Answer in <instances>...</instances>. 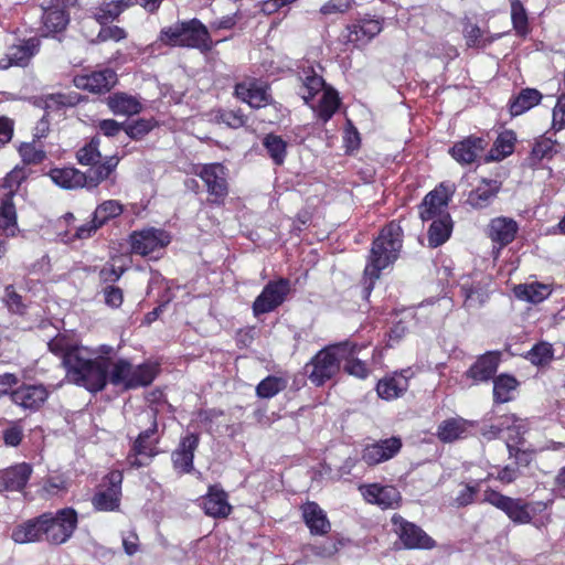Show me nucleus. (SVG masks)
<instances>
[{"label":"nucleus","mask_w":565,"mask_h":565,"mask_svg":"<svg viewBox=\"0 0 565 565\" xmlns=\"http://www.w3.org/2000/svg\"><path fill=\"white\" fill-rule=\"evenodd\" d=\"M471 424L462 418L444 420L438 427V437L445 443H451L466 436Z\"/></svg>","instance_id":"nucleus-39"},{"label":"nucleus","mask_w":565,"mask_h":565,"mask_svg":"<svg viewBox=\"0 0 565 565\" xmlns=\"http://www.w3.org/2000/svg\"><path fill=\"white\" fill-rule=\"evenodd\" d=\"M201 507L212 518H226L232 511L226 492L218 486L209 487L207 493L201 498Z\"/></svg>","instance_id":"nucleus-24"},{"label":"nucleus","mask_w":565,"mask_h":565,"mask_svg":"<svg viewBox=\"0 0 565 565\" xmlns=\"http://www.w3.org/2000/svg\"><path fill=\"white\" fill-rule=\"evenodd\" d=\"M156 434L139 433L134 441L131 450L127 457V462L132 468L148 466L158 455L157 445L159 437Z\"/></svg>","instance_id":"nucleus-16"},{"label":"nucleus","mask_w":565,"mask_h":565,"mask_svg":"<svg viewBox=\"0 0 565 565\" xmlns=\"http://www.w3.org/2000/svg\"><path fill=\"white\" fill-rule=\"evenodd\" d=\"M356 351L358 347L355 344L348 343L347 356L342 358V360L345 361L344 370L350 375H354L359 379H365L369 375V370L364 362L355 358Z\"/></svg>","instance_id":"nucleus-47"},{"label":"nucleus","mask_w":565,"mask_h":565,"mask_svg":"<svg viewBox=\"0 0 565 565\" xmlns=\"http://www.w3.org/2000/svg\"><path fill=\"white\" fill-rule=\"evenodd\" d=\"M46 519L43 518V514L36 519L29 520L23 524L17 526L11 537L15 543L24 544L36 542L44 536V523Z\"/></svg>","instance_id":"nucleus-35"},{"label":"nucleus","mask_w":565,"mask_h":565,"mask_svg":"<svg viewBox=\"0 0 565 565\" xmlns=\"http://www.w3.org/2000/svg\"><path fill=\"white\" fill-rule=\"evenodd\" d=\"M32 468L28 463H20L6 469L0 473V491H20L28 483Z\"/></svg>","instance_id":"nucleus-31"},{"label":"nucleus","mask_w":565,"mask_h":565,"mask_svg":"<svg viewBox=\"0 0 565 565\" xmlns=\"http://www.w3.org/2000/svg\"><path fill=\"white\" fill-rule=\"evenodd\" d=\"M18 231L17 211L11 198H6L0 204V234L14 236Z\"/></svg>","instance_id":"nucleus-41"},{"label":"nucleus","mask_w":565,"mask_h":565,"mask_svg":"<svg viewBox=\"0 0 565 565\" xmlns=\"http://www.w3.org/2000/svg\"><path fill=\"white\" fill-rule=\"evenodd\" d=\"M449 195V191L444 185L430 191L419 207L420 218L423 221H434L441 218L443 215H449L446 211Z\"/></svg>","instance_id":"nucleus-19"},{"label":"nucleus","mask_w":565,"mask_h":565,"mask_svg":"<svg viewBox=\"0 0 565 565\" xmlns=\"http://www.w3.org/2000/svg\"><path fill=\"white\" fill-rule=\"evenodd\" d=\"M552 127L559 131L565 128V94H562L553 109Z\"/></svg>","instance_id":"nucleus-59"},{"label":"nucleus","mask_w":565,"mask_h":565,"mask_svg":"<svg viewBox=\"0 0 565 565\" xmlns=\"http://www.w3.org/2000/svg\"><path fill=\"white\" fill-rule=\"evenodd\" d=\"M351 6L352 0H329L321 7L320 12L323 15L344 13L351 9Z\"/></svg>","instance_id":"nucleus-60"},{"label":"nucleus","mask_w":565,"mask_h":565,"mask_svg":"<svg viewBox=\"0 0 565 565\" xmlns=\"http://www.w3.org/2000/svg\"><path fill=\"white\" fill-rule=\"evenodd\" d=\"M10 397L12 403L22 409L35 412L47 399L49 391L42 384H25L13 390Z\"/></svg>","instance_id":"nucleus-17"},{"label":"nucleus","mask_w":565,"mask_h":565,"mask_svg":"<svg viewBox=\"0 0 565 565\" xmlns=\"http://www.w3.org/2000/svg\"><path fill=\"white\" fill-rule=\"evenodd\" d=\"M194 173L205 183L214 202L221 203L227 195L226 169L221 163L198 166Z\"/></svg>","instance_id":"nucleus-14"},{"label":"nucleus","mask_w":565,"mask_h":565,"mask_svg":"<svg viewBox=\"0 0 565 565\" xmlns=\"http://www.w3.org/2000/svg\"><path fill=\"white\" fill-rule=\"evenodd\" d=\"M484 502L504 512L514 524H529L533 518L547 508L544 502H527L521 498H511L494 490L484 492Z\"/></svg>","instance_id":"nucleus-7"},{"label":"nucleus","mask_w":565,"mask_h":565,"mask_svg":"<svg viewBox=\"0 0 565 565\" xmlns=\"http://www.w3.org/2000/svg\"><path fill=\"white\" fill-rule=\"evenodd\" d=\"M412 375L413 373L407 369L383 377L376 386L377 395L386 401L398 398L407 391Z\"/></svg>","instance_id":"nucleus-22"},{"label":"nucleus","mask_w":565,"mask_h":565,"mask_svg":"<svg viewBox=\"0 0 565 565\" xmlns=\"http://www.w3.org/2000/svg\"><path fill=\"white\" fill-rule=\"evenodd\" d=\"M130 7L128 0H113L105 2L94 12V18L100 24H106L115 20L126 8Z\"/></svg>","instance_id":"nucleus-43"},{"label":"nucleus","mask_w":565,"mask_h":565,"mask_svg":"<svg viewBox=\"0 0 565 565\" xmlns=\"http://www.w3.org/2000/svg\"><path fill=\"white\" fill-rule=\"evenodd\" d=\"M466 43L470 47H479L486 44L482 38V31L478 25L467 24L463 30Z\"/></svg>","instance_id":"nucleus-58"},{"label":"nucleus","mask_w":565,"mask_h":565,"mask_svg":"<svg viewBox=\"0 0 565 565\" xmlns=\"http://www.w3.org/2000/svg\"><path fill=\"white\" fill-rule=\"evenodd\" d=\"M348 342L321 350L311 361L312 370L309 380L316 385H322L334 376L340 369V361L345 358Z\"/></svg>","instance_id":"nucleus-8"},{"label":"nucleus","mask_w":565,"mask_h":565,"mask_svg":"<svg viewBox=\"0 0 565 565\" xmlns=\"http://www.w3.org/2000/svg\"><path fill=\"white\" fill-rule=\"evenodd\" d=\"M486 145L487 143L482 138L469 137L457 142L450 149V153L457 162L461 164H469L481 156Z\"/></svg>","instance_id":"nucleus-30"},{"label":"nucleus","mask_w":565,"mask_h":565,"mask_svg":"<svg viewBox=\"0 0 565 565\" xmlns=\"http://www.w3.org/2000/svg\"><path fill=\"white\" fill-rule=\"evenodd\" d=\"M403 232L401 226L391 222L387 224L373 241L367 264L364 269L366 290L373 287L381 271L392 265L399 256L403 246Z\"/></svg>","instance_id":"nucleus-2"},{"label":"nucleus","mask_w":565,"mask_h":565,"mask_svg":"<svg viewBox=\"0 0 565 565\" xmlns=\"http://www.w3.org/2000/svg\"><path fill=\"white\" fill-rule=\"evenodd\" d=\"M302 518L311 534L323 535L330 530V522L326 512L316 503L307 502L302 505Z\"/></svg>","instance_id":"nucleus-32"},{"label":"nucleus","mask_w":565,"mask_h":565,"mask_svg":"<svg viewBox=\"0 0 565 565\" xmlns=\"http://www.w3.org/2000/svg\"><path fill=\"white\" fill-rule=\"evenodd\" d=\"M553 358L552 345L547 342H541L532 348L527 353V359L536 365H544Z\"/></svg>","instance_id":"nucleus-52"},{"label":"nucleus","mask_w":565,"mask_h":565,"mask_svg":"<svg viewBox=\"0 0 565 565\" xmlns=\"http://www.w3.org/2000/svg\"><path fill=\"white\" fill-rule=\"evenodd\" d=\"M287 381L279 376H267L256 387V394L260 398H271L285 390Z\"/></svg>","instance_id":"nucleus-49"},{"label":"nucleus","mask_w":565,"mask_h":565,"mask_svg":"<svg viewBox=\"0 0 565 565\" xmlns=\"http://www.w3.org/2000/svg\"><path fill=\"white\" fill-rule=\"evenodd\" d=\"M235 95L253 108L273 106L276 110L280 109V105L274 103L268 85L256 78H246L237 83Z\"/></svg>","instance_id":"nucleus-11"},{"label":"nucleus","mask_w":565,"mask_h":565,"mask_svg":"<svg viewBox=\"0 0 565 565\" xmlns=\"http://www.w3.org/2000/svg\"><path fill=\"white\" fill-rule=\"evenodd\" d=\"M78 102L77 96L65 95V94H51L44 99L46 109H58L62 107L74 106Z\"/></svg>","instance_id":"nucleus-56"},{"label":"nucleus","mask_w":565,"mask_h":565,"mask_svg":"<svg viewBox=\"0 0 565 565\" xmlns=\"http://www.w3.org/2000/svg\"><path fill=\"white\" fill-rule=\"evenodd\" d=\"M499 362V352H487L470 366L466 375L475 383L489 381L495 373Z\"/></svg>","instance_id":"nucleus-29"},{"label":"nucleus","mask_w":565,"mask_h":565,"mask_svg":"<svg viewBox=\"0 0 565 565\" xmlns=\"http://www.w3.org/2000/svg\"><path fill=\"white\" fill-rule=\"evenodd\" d=\"M49 350L62 358L66 379L89 392H99L107 384V356L113 347L100 344L96 348L74 344L64 335H56L49 343Z\"/></svg>","instance_id":"nucleus-1"},{"label":"nucleus","mask_w":565,"mask_h":565,"mask_svg":"<svg viewBox=\"0 0 565 565\" xmlns=\"http://www.w3.org/2000/svg\"><path fill=\"white\" fill-rule=\"evenodd\" d=\"M513 292L514 296L520 300H524L531 303H539L551 295L552 289L550 285L531 281L516 285L513 288Z\"/></svg>","instance_id":"nucleus-37"},{"label":"nucleus","mask_w":565,"mask_h":565,"mask_svg":"<svg viewBox=\"0 0 565 565\" xmlns=\"http://www.w3.org/2000/svg\"><path fill=\"white\" fill-rule=\"evenodd\" d=\"M518 382L513 376L502 374L493 382V396L499 403L509 402L512 393L516 388Z\"/></svg>","instance_id":"nucleus-44"},{"label":"nucleus","mask_w":565,"mask_h":565,"mask_svg":"<svg viewBox=\"0 0 565 565\" xmlns=\"http://www.w3.org/2000/svg\"><path fill=\"white\" fill-rule=\"evenodd\" d=\"M119 162L117 157H109L102 164L82 172L75 168L53 169L50 172L52 181L63 189L96 188L106 180Z\"/></svg>","instance_id":"nucleus-5"},{"label":"nucleus","mask_w":565,"mask_h":565,"mask_svg":"<svg viewBox=\"0 0 565 565\" xmlns=\"http://www.w3.org/2000/svg\"><path fill=\"white\" fill-rule=\"evenodd\" d=\"M451 230L450 215H443L441 218L434 220L428 231L429 246L438 247L443 245L450 237Z\"/></svg>","instance_id":"nucleus-40"},{"label":"nucleus","mask_w":565,"mask_h":565,"mask_svg":"<svg viewBox=\"0 0 565 565\" xmlns=\"http://www.w3.org/2000/svg\"><path fill=\"white\" fill-rule=\"evenodd\" d=\"M122 475L111 471L105 478V484L94 495L93 505L99 511H114L118 509L121 495Z\"/></svg>","instance_id":"nucleus-15"},{"label":"nucleus","mask_w":565,"mask_h":565,"mask_svg":"<svg viewBox=\"0 0 565 565\" xmlns=\"http://www.w3.org/2000/svg\"><path fill=\"white\" fill-rule=\"evenodd\" d=\"M382 31V22L377 19H363L348 28L347 39L351 43L364 44Z\"/></svg>","instance_id":"nucleus-34"},{"label":"nucleus","mask_w":565,"mask_h":565,"mask_svg":"<svg viewBox=\"0 0 565 565\" xmlns=\"http://www.w3.org/2000/svg\"><path fill=\"white\" fill-rule=\"evenodd\" d=\"M154 127V122L150 119H138L125 125L124 131L131 139L138 140L149 134Z\"/></svg>","instance_id":"nucleus-51"},{"label":"nucleus","mask_w":565,"mask_h":565,"mask_svg":"<svg viewBox=\"0 0 565 565\" xmlns=\"http://www.w3.org/2000/svg\"><path fill=\"white\" fill-rule=\"evenodd\" d=\"M3 300L7 305V307L9 308V310H11L12 312H15V313L22 312V308H23L22 299H21V296L15 292L13 286L9 285L6 287Z\"/></svg>","instance_id":"nucleus-61"},{"label":"nucleus","mask_w":565,"mask_h":565,"mask_svg":"<svg viewBox=\"0 0 565 565\" xmlns=\"http://www.w3.org/2000/svg\"><path fill=\"white\" fill-rule=\"evenodd\" d=\"M508 431V447L519 445L523 435L527 430V423L525 419L516 417L514 414L504 415L501 417L498 426H491L486 430L484 436L497 437L501 431Z\"/></svg>","instance_id":"nucleus-23"},{"label":"nucleus","mask_w":565,"mask_h":565,"mask_svg":"<svg viewBox=\"0 0 565 565\" xmlns=\"http://www.w3.org/2000/svg\"><path fill=\"white\" fill-rule=\"evenodd\" d=\"M98 130L106 137H115L125 129V124L115 119H102L97 122Z\"/></svg>","instance_id":"nucleus-63"},{"label":"nucleus","mask_w":565,"mask_h":565,"mask_svg":"<svg viewBox=\"0 0 565 565\" xmlns=\"http://www.w3.org/2000/svg\"><path fill=\"white\" fill-rule=\"evenodd\" d=\"M116 82L117 75L111 70H103L74 77V85L77 88L85 89L94 94L108 92L115 86Z\"/></svg>","instance_id":"nucleus-21"},{"label":"nucleus","mask_w":565,"mask_h":565,"mask_svg":"<svg viewBox=\"0 0 565 565\" xmlns=\"http://www.w3.org/2000/svg\"><path fill=\"white\" fill-rule=\"evenodd\" d=\"M100 159L99 138L94 137L88 143L77 151V160L81 164L98 167Z\"/></svg>","instance_id":"nucleus-50"},{"label":"nucleus","mask_w":565,"mask_h":565,"mask_svg":"<svg viewBox=\"0 0 565 565\" xmlns=\"http://www.w3.org/2000/svg\"><path fill=\"white\" fill-rule=\"evenodd\" d=\"M515 135L513 131L507 130L499 135L493 148L490 151V158L501 160L513 152Z\"/></svg>","instance_id":"nucleus-46"},{"label":"nucleus","mask_w":565,"mask_h":565,"mask_svg":"<svg viewBox=\"0 0 565 565\" xmlns=\"http://www.w3.org/2000/svg\"><path fill=\"white\" fill-rule=\"evenodd\" d=\"M158 42L166 46H181L209 52L214 43L207 28L198 19L179 21L161 29Z\"/></svg>","instance_id":"nucleus-3"},{"label":"nucleus","mask_w":565,"mask_h":565,"mask_svg":"<svg viewBox=\"0 0 565 565\" xmlns=\"http://www.w3.org/2000/svg\"><path fill=\"white\" fill-rule=\"evenodd\" d=\"M106 104L116 116L130 117L141 111L142 106L139 99L126 93H114L108 96Z\"/></svg>","instance_id":"nucleus-33"},{"label":"nucleus","mask_w":565,"mask_h":565,"mask_svg":"<svg viewBox=\"0 0 565 565\" xmlns=\"http://www.w3.org/2000/svg\"><path fill=\"white\" fill-rule=\"evenodd\" d=\"M124 211L122 204L117 200H107L100 203L94 211L93 216L102 226L109 220L119 216Z\"/></svg>","instance_id":"nucleus-48"},{"label":"nucleus","mask_w":565,"mask_h":565,"mask_svg":"<svg viewBox=\"0 0 565 565\" xmlns=\"http://www.w3.org/2000/svg\"><path fill=\"white\" fill-rule=\"evenodd\" d=\"M555 142L550 138H541L532 149V164L539 163L541 160L551 157L554 152Z\"/></svg>","instance_id":"nucleus-54"},{"label":"nucleus","mask_w":565,"mask_h":565,"mask_svg":"<svg viewBox=\"0 0 565 565\" xmlns=\"http://www.w3.org/2000/svg\"><path fill=\"white\" fill-rule=\"evenodd\" d=\"M360 489L369 503L377 504L382 509H396L401 504L402 495L395 487L372 483Z\"/></svg>","instance_id":"nucleus-18"},{"label":"nucleus","mask_w":565,"mask_h":565,"mask_svg":"<svg viewBox=\"0 0 565 565\" xmlns=\"http://www.w3.org/2000/svg\"><path fill=\"white\" fill-rule=\"evenodd\" d=\"M127 36V33L124 29L113 25V26H103L97 35V39L102 42L113 40L120 41Z\"/></svg>","instance_id":"nucleus-64"},{"label":"nucleus","mask_w":565,"mask_h":565,"mask_svg":"<svg viewBox=\"0 0 565 565\" xmlns=\"http://www.w3.org/2000/svg\"><path fill=\"white\" fill-rule=\"evenodd\" d=\"M501 189V183L497 180L482 179L478 185L472 189L467 198V204L475 210L488 207Z\"/></svg>","instance_id":"nucleus-26"},{"label":"nucleus","mask_w":565,"mask_h":565,"mask_svg":"<svg viewBox=\"0 0 565 565\" xmlns=\"http://www.w3.org/2000/svg\"><path fill=\"white\" fill-rule=\"evenodd\" d=\"M220 119L223 124L231 128H239L246 124V117L241 110H226L220 115Z\"/></svg>","instance_id":"nucleus-62"},{"label":"nucleus","mask_w":565,"mask_h":565,"mask_svg":"<svg viewBox=\"0 0 565 565\" xmlns=\"http://www.w3.org/2000/svg\"><path fill=\"white\" fill-rule=\"evenodd\" d=\"M290 291V282L288 279L280 278L269 281L255 299L253 311L255 316L270 312L279 307Z\"/></svg>","instance_id":"nucleus-13"},{"label":"nucleus","mask_w":565,"mask_h":565,"mask_svg":"<svg viewBox=\"0 0 565 565\" xmlns=\"http://www.w3.org/2000/svg\"><path fill=\"white\" fill-rule=\"evenodd\" d=\"M518 223L507 216H498L490 221L488 225V236L500 247L509 245L518 233Z\"/></svg>","instance_id":"nucleus-27"},{"label":"nucleus","mask_w":565,"mask_h":565,"mask_svg":"<svg viewBox=\"0 0 565 565\" xmlns=\"http://www.w3.org/2000/svg\"><path fill=\"white\" fill-rule=\"evenodd\" d=\"M19 153L25 164H36L44 160L45 152L33 142H24L19 147Z\"/></svg>","instance_id":"nucleus-53"},{"label":"nucleus","mask_w":565,"mask_h":565,"mask_svg":"<svg viewBox=\"0 0 565 565\" xmlns=\"http://www.w3.org/2000/svg\"><path fill=\"white\" fill-rule=\"evenodd\" d=\"M170 242L169 233L154 227L135 231L129 236L131 252L140 256L159 252L168 246Z\"/></svg>","instance_id":"nucleus-10"},{"label":"nucleus","mask_w":565,"mask_h":565,"mask_svg":"<svg viewBox=\"0 0 565 565\" xmlns=\"http://www.w3.org/2000/svg\"><path fill=\"white\" fill-rule=\"evenodd\" d=\"M129 430L132 428L139 433L156 434L158 429L157 411L153 407H146L129 417Z\"/></svg>","instance_id":"nucleus-38"},{"label":"nucleus","mask_w":565,"mask_h":565,"mask_svg":"<svg viewBox=\"0 0 565 565\" xmlns=\"http://www.w3.org/2000/svg\"><path fill=\"white\" fill-rule=\"evenodd\" d=\"M542 94L534 88L522 89L519 96L512 102L510 111L512 116H519L540 103Z\"/></svg>","instance_id":"nucleus-42"},{"label":"nucleus","mask_w":565,"mask_h":565,"mask_svg":"<svg viewBox=\"0 0 565 565\" xmlns=\"http://www.w3.org/2000/svg\"><path fill=\"white\" fill-rule=\"evenodd\" d=\"M39 46L36 39H29L18 45H11L3 57L0 58V70L11 66H24L35 54Z\"/></svg>","instance_id":"nucleus-25"},{"label":"nucleus","mask_w":565,"mask_h":565,"mask_svg":"<svg viewBox=\"0 0 565 565\" xmlns=\"http://www.w3.org/2000/svg\"><path fill=\"white\" fill-rule=\"evenodd\" d=\"M44 536L52 544H63L73 534L77 526V513L71 508L62 509L55 513H44Z\"/></svg>","instance_id":"nucleus-9"},{"label":"nucleus","mask_w":565,"mask_h":565,"mask_svg":"<svg viewBox=\"0 0 565 565\" xmlns=\"http://www.w3.org/2000/svg\"><path fill=\"white\" fill-rule=\"evenodd\" d=\"M114 351L107 356V382L115 386H121L125 390H131L139 386H147L154 380L158 367L153 363H143L132 365L125 359L115 362L110 361Z\"/></svg>","instance_id":"nucleus-6"},{"label":"nucleus","mask_w":565,"mask_h":565,"mask_svg":"<svg viewBox=\"0 0 565 565\" xmlns=\"http://www.w3.org/2000/svg\"><path fill=\"white\" fill-rule=\"evenodd\" d=\"M199 446V436L189 434L180 441L179 447L172 452L173 466L183 473H189L193 469L194 451Z\"/></svg>","instance_id":"nucleus-28"},{"label":"nucleus","mask_w":565,"mask_h":565,"mask_svg":"<svg viewBox=\"0 0 565 565\" xmlns=\"http://www.w3.org/2000/svg\"><path fill=\"white\" fill-rule=\"evenodd\" d=\"M263 145L276 164L280 166L284 163L287 154V143L281 137L269 134L264 138Z\"/></svg>","instance_id":"nucleus-45"},{"label":"nucleus","mask_w":565,"mask_h":565,"mask_svg":"<svg viewBox=\"0 0 565 565\" xmlns=\"http://www.w3.org/2000/svg\"><path fill=\"white\" fill-rule=\"evenodd\" d=\"M26 174L23 168L15 167L11 170L3 180V188L8 189L7 198H11L14 191L19 188L21 182L25 179Z\"/></svg>","instance_id":"nucleus-57"},{"label":"nucleus","mask_w":565,"mask_h":565,"mask_svg":"<svg viewBox=\"0 0 565 565\" xmlns=\"http://www.w3.org/2000/svg\"><path fill=\"white\" fill-rule=\"evenodd\" d=\"M394 532L403 543L405 548L430 550L435 547V541L419 526L404 520L401 515L392 516Z\"/></svg>","instance_id":"nucleus-12"},{"label":"nucleus","mask_w":565,"mask_h":565,"mask_svg":"<svg viewBox=\"0 0 565 565\" xmlns=\"http://www.w3.org/2000/svg\"><path fill=\"white\" fill-rule=\"evenodd\" d=\"M511 18L513 26L519 34H525L527 29V17L523 6L519 1L511 3Z\"/></svg>","instance_id":"nucleus-55"},{"label":"nucleus","mask_w":565,"mask_h":565,"mask_svg":"<svg viewBox=\"0 0 565 565\" xmlns=\"http://www.w3.org/2000/svg\"><path fill=\"white\" fill-rule=\"evenodd\" d=\"M402 447L399 438L391 437L377 443L366 445L362 452V459L369 466L379 465L393 458Z\"/></svg>","instance_id":"nucleus-20"},{"label":"nucleus","mask_w":565,"mask_h":565,"mask_svg":"<svg viewBox=\"0 0 565 565\" xmlns=\"http://www.w3.org/2000/svg\"><path fill=\"white\" fill-rule=\"evenodd\" d=\"M43 23L49 32H60L68 23V14L65 11L64 0H53L52 4L43 12Z\"/></svg>","instance_id":"nucleus-36"},{"label":"nucleus","mask_w":565,"mask_h":565,"mask_svg":"<svg viewBox=\"0 0 565 565\" xmlns=\"http://www.w3.org/2000/svg\"><path fill=\"white\" fill-rule=\"evenodd\" d=\"M300 95L306 104L323 121H328L339 107V97L334 89L327 87L323 78L313 71H303L300 77Z\"/></svg>","instance_id":"nucleus-4"}]
</instances>
